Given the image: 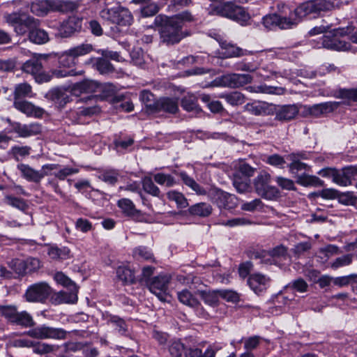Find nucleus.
<instances>
[{
  "mask_svg": "<svg viewBox=\"0 0 357 357\" xmlns=\"http://www.w3.org/2000/svg\"><path fill=\"white\" fill-rule=\"evenodd\" d=\"M108 324L111 325L120 335H126L128 325L125 320L116 315L109 314L106 318Z\"/></svg>",
  "mask_w": 357,
  "mask_h": 357,
  "instance_id": "32",
  "label": "nucleus"
},
{
  "mask_svg": "<svg viewBox=\"0 0 357 357\" xmlns=\"http://www.w3.org/2000/svg\"><path fill=\"white\" fill-rule=\"evenodd\" d=\"M160 39L163 43L173 45L179 43L188 33L182 31V25L176 24L174 20L167 18L160 29Z\"/></svg>",
  "mask_w": 357,
  "mask_h": 357,
  "instance_id": "7",
  "label": "nucleus"
},
{
  "mask_svg": "<svg viewBox=\"0 0 357 357\" xmlns=\"http://www.w3.org/2000/svg\"><path fill=\"white\" fill-rule=\"evenodd\" d=\"M31 11L37 16H44L52 11V0H36L31 4Z\"/></svg>",
  "mask_w": 357,
  "mask_h": 357,
  "instance_id": "25",
  "label": "nucleus"
},
{
  "mask_svg": "<svg viewBox=\"0 0 357 357\" xmlns=\"http://www.w3.org/2000/svg\"><path fill=\"white\" fill-rule=\"evenodd\" d=\"M167 197L169 201L174 202L178 208H185L188 206V199L182 192L170 190L167 193Z\"/></svg>",
  "mask_w": 357,
  "mask_h": 357,
  "instance_id": "42",
  "label": "nucleus"
},
{
  "mask_svg": "<svg viewBox=\"0 0 357 357\" xmlns=\"http://www.w3.org/2000/svg\"><path fill=\"white\" fill-rule=\"evenodd\" d=\"M200 296L204 302L211 306H216L219 302V290L213 291H201Z\"/></svg>",
  "mask_w": 357,
  "mask_h": 357,
  "instance_id": "50",
  "label": "nucleus"
},
{
  "mask_svg": "<svg viewBox=\"0 0 357 357\" xmlns=\"http://www.w3.org/2000/svg\"><path fill=\"white\" fill-rule=\"evenodd\" d=\"M87 63H91L93 67L102 75L114 71L112 65L105 58H91Z\"/></svg>",
  "mask_w": 357,
  "mask_h": 357,
  "instance_id": "28",
  "label": "nucleus"
},
{
  "mask_svg": "<svg viewBox=\"0 0 357 357\" xmlns=\"http://www.w3.org/2000/svg\"><path fill=\"white\" fill-rule=\"evenodd\" d=\"M45 96L59 107H63L69 101V96L65 91H48Z\"/></svg>",
  "mask_w": 357,
  "mask_h": 357,
  "instance_id": "33",
  "label": "nucleus"
},
{
  "mask_svg": "<svg viewBox=\"0 0 357 357\" xmlns=\"http://www.w3.org/2000/svg\"><path fill=\"white\" fill-rule=\"evenodd\" d=\"M279 13L278 17V28L281 29H291L296 26L298 23L294 15H292V10L284 4L278 5Z\"/></svg>",
  "mask_w": 357,
  "mask_h": 357,
  "instance_id": "16",
  "label": "nucleus"
},
{
  "mask_svg": "<svg viewBox=\"0 0 357 357\" xmlns=\"http://www.w3.org/2000/svg\"><path fill=\"white\" fill-rule=\"evenodd\" d=\"M178 174L186 186L197 195H208V199L220 209L232 210L238 206V198L234 195L216 187H211L206 190L185 172H180Z\"/></svg>",
  "mask_w": 357,
  "mask_h": 357,
  "instance_id": "1",
  "label": "nucleus"
},
{
  "mask_svg": "<svg viewBox=\"0 0 357 357\" xmlns=\"http://www.w3.org/2000/svg\"><path fill=\"white\" fill-rule=\"evenodd\" d=\"M334 8L333 2L328 0H312L304 2L298 6L294 10V15L299 23L303 18L310 14H318L321 12L331 11Z\"/></svg>",
  "mask_w": 357,
  "mask_h": 357,
  "instance_id": "6",
  "label": "nucleus"
},
{
  "mask_svg": "<svg viewBox=\"0 0 357 357\" xmlns=\"http://www.w3.org/2000/svg\"><path fill=\"white\" fill-rule=\"evenodd\" d=\"M333 109L331 102H324L312 106L310 109V114L315 117L320 116L321 114L327 113Z\"/></svg>",
  "mask_w": 357,
  "mask_h": 357,
  "instance_id": "52",
  "label": "nucleus"
},
{
  "mask_svg": "<svg viewBox=\"0 0 357 357\" xmlns=\"http://www.w3.org/2000/svg\"><path fill=\"white\" fill-rule=\"evenodd\" d=\"M118 206L127 215H134L137 213L133 202L127 198H123L118 201Z\"/></svg>",
  "mask_w": 357,
  "mask_h": 357,
  "instance_id": "51",
  "label": "nucleus"
},
{
  "mask_svg": "<svg viewBox=\"0 0 357 357\" xmlns=\"http://www.w3.org/2000/svg\"><path fill=\"white\" fill-rule=\"evenodd\" d=\"M231 105H241L245 102V96L238 91H234L222 96Z\"/></svg>",
  "mask_w": 357,
  "mask_h": 357,
  "instance_id": "55",
  "label": "nucleus"
},
{
  "mask_svg": "<svg viewBox=\"0 0 357 357\" xmlns=\"http://www.w3.org/2000/svg\"><path fill=\"white\" fill-rule=\"evenodd\" d=\"M116 12V6L111 8H104L100 11L99 16L102 20L114 24L115 22H117L115 16Z\"/></svg>",
  "mask_w": 357,
  "mask_h": 357,
  "instance_id": "59",
  "label": "nucleus"
},
{
  "mask_svg": "<svg viewBox=\"0 0 357 357\" xmlns=\"http://www.w3.org/2000/svg\"><path fill=\"white\" fill-rule=\"evenodd\" d=\"M68 50L77 62H78L79 57L86 56L93 52V47L91 44L85 43L71 47Z\"/></svg>",
  "mask_w": 357,
  "mask_h": 357,
  "instance_id": "34",
  "label": "nucleus"
},
{
  "mask_svg": "<svg viewBox=\"0 0 357 357\" xmlns=\"http://www.w3.org/2000/svg\"><path fill=\"white\" fill-rule=\"evenodd\" d=\"M14 266L17 274L24 275L37 271L41 267V263L38 258L29 257L25 260H16Z\"/></svg>",
  "mask_w": 357,
  "mask_h": 357,
  "instance_id": "17",
  "label": "nucleus"
},
{
  "mask_svg": "<svg viewBox=\"0 0 357 357\" xmlns=\"http://www.w3.org/2000/svg\"><path fill=\"white\" fill-rule=\"evenodd\" d=\"M130 56L133 63L139 67L143 68L146 62V55L141 49H136L131 52Z\"/></svg>",
  "mask_w": 357,
  "mask_h": 357,
  "instance_id": "60",
  "label": "nucleus"
},
{
  "mask_svg": "<svg viewBox=\"0 0 357 357\" xmlns=\"http://www.w3.org/2000/svg\"><path fill=\"white\" fill-rule=\"evenodd\" d=\"M312 248V243L308 241L301 242L294 245L292 248V252L294 255L299 257L304 253L308 252Z\"/></svg>",
  "mask_w": 357,
  "mask_h": 357,
  "instance_id": "64",
  "label": "nucleus"
},
{
  "mask_svg": "<svg viewBox=\"0 0 357 357\" xmlns=\"http://www.w3.org/2000/svg\"><path fill=\"white\" fill-rule=\"evenodd\" d=\"M43 59H45V57L42 55L33 57L26 61L22 66V70L32 75L36 82L43 84L50 82L52 77L61 78L71 75L70 71L66 69H55L51 75L43 72L41 62Z\"/></svg>",
  "mask_w": 357,
  "mask_h": 357,
  "instance_id": "3",
  "label": "nucleus"
},
{
  "mask_svg": "<svg viewBox=\"0 0 357 357\" xmlns=\"http://www.w3.org/2000/svg\"><path fill=\"white\" fill-rule=\"evenodd\" d=\"M231 15L230 19L236 21L243 26L246 25L250 19V16L246 10L243 7L236 5Z\"/></svg>",
  "mask_w": 357,
  "mask_h": 357,
  "instance_id": "45",
  "label": "nucleus"
},
{
  "mask_svg": "<svg viewBox=\"0 0 357 357\" xmlns=\"http://www.w3.org/2000/svg\"><path fill=\"white\" fill-rule=\"evenodd\" d=\"M80 6L79 1L52 0V11L60 13L73 12Z\"/></svg>",
  "mask_w": 357,
  "mask_h": 357,
  "instance_id": "22",
  "label": "nucleus"
},
{
  "mask_svg": "<svg viewBox=\"0 0 357 357\" xmlns=\"http://www.w3.org/2000/svg\"><path fill=\"white\" fill-rule=\"evenodd\" d=\"M116 279L123 284H131L135 281V276L132 271L126 267L119 266L116 271Z\"/></svg>",
  "mask_w": 357,
  "mask_h": 357,
  "instance_id": "37",
  "label": "nucleus"
},
{
  "mask_svg": "<svg viewBox=\"0 0 357 357\" xmlns=\"http://www.w3.org/2000/svg\"><path fill=\"white\" fill-rule=\"evenodd\" d=\"M58 63L60 68H70L75 66L77 62L69 50H67L58 57Z\"/></svg>",
  "mask_w": 357,
  "mask_h": 357,
  "instance_id": "46",
  "label": "nucleus"
},
{
  "mask_svg": "<svg viewBox=\"0 0 357 357\" xmlns=\"http://www.w3.org/2000/svg\"><path fill=\"white\" fill-rule=\"evenodd\" d=\"M287 248L282 245H280L269 251H262L256 257L261 258V263L272 264L274 257H283L287 255Z\"/></svg>",
  "mask_w": 357,
  "mask_h": 357,
  "instance_id": "23",
  "label": "nucleus"
},
{
  "mask_svg": "<svg viewBox=\"0 0 357 357\" xmlns=\"http://www.w3.org/2000/svg\"><path fill=\"white\" fill-rule=\"evenodd\" d=\"M270 281L268 277L260 273H255L248 278V284L256 294H259L269 286Z\"/></svg>",
  "mask_w": 357,
  "mask_h": 357,
  "instance_id": "21",
  "label": "nucleus"
},
{
  "mask_svg": "<svg viewBox=\"0 0 357 357\" xmlns=\"http://www.w3.org/2000/svg\"><path fill=\"white\" fill-rule=\"evenodd\" d=\"M246 111L255 115H262L268 113V105L266 102L255 101L245 106Z\"/></svg>",
  "mask_w": 357,
  "mask_h": 357,
  "instance_id": "39",
  "label": "nucleus"
},
{
  "mask_svg": "<svg viewBox=\"0 0 357 357\" xmlns=\"http://www.w3.org/2000/svg\"><path fill=\"white\" fill-rule=\"evenodd\" d=\"M352 259V255L349 254L341 256L331 263V267L333 269H337L340 267L348 266L351 264Z\"/></svg>",
  "mask_w": 357,
  "mask_h": 357,
  "instance_id": "63",
  "label": "nucleus"
},
{
  "mask_svg": "<svg viewBox=\"0 0 357 357\" xmlns=\"http://www.w3.org/2000/svg\"><path fill=\"white\" fill-rule=\"evenodd\" d=\"M216 40L218 41L221 48L225 50V52H222V54L226 58L240 57L252 54V52L243 50L233 44L227 43L220 37Z\"/></svg>",
  "mask_w": 357,
  "mask_h": 357,
  "instance_id": "18",
  "label": "nucleus"
},
{
  "mask_svg": "<svg viewBox=\"0 0 357 357\" xmlns=\"http://www.w3.org/2000/svg\"><path fill=\"white\" fill-rule=\"evenodd\" d=\"M82 29V20L77 17L72 16L64 21L59 29V34L63 38H67L73 33L80 31Z\"/></svg>",
  "mask_w": 357,
  "mask_h": 357,
  "instance_id": "20",
  "label": "nucleus"
},
{
  "mask_svg": "<svg viewBox=\"0 0 357 357\" xmlns=\"http://www.w3.org/2000/svg\"><path fill=\"white\" fill-rule=\"evenodd\" d=\"M10 125L13 132L16 133L18 137L23 138L37 135L40 133L42 130L40 124L36 123L22 124L19 122H13Z\"/></svg>",
  "mask_w": 357,
  "mask_h": 357,
  "instance_id": "15",
  "label": "nucleus"
},
{
  "mask_svg": "<svg viewBox=\"0 0 357 357\" xmlns=\"http://www.w3.org/2000/svg\"><path fill=\"white\" fill-rule=\"evenodd\" d=\"M252 77L248 74L231 73L216 77L208 87L240 88L251 83Z\"/></svg>",
  "mask_w": 357,
  "mask_h": 357,
  "instance_id": "9",
  "label": "nucleus"
},
{
  "mask_svg": "<svg viewBox=\"0 0 357 357\" xmlns=\"http://www.w3.org/2000/svg\"><path fill=\"white\" fill-rule=\"evenodd\" d=\"M213 208L211 204L206 202L195 204L188 208L190 215L199 217H207L212 213Z\"/></svg>",
  "mask_w": 357,
  "mask_h": 357,
  "instance_id": "31",
  "label": "nucleus"
},
{
  "mask_svg": "<svg viewBox=\"0 0 357 357\" xmlns=\"http://www.w3.org/2000/svg\"><path fill=\"white\" fill-rule=\"evenodd\" d=\"M271 176L266 172L259 174L253 181L255 192L262 198L273 199L278 197V190L269 185Z\"/></svg>",
  "mask_w": 357,
  "mask_h": 357,
  "instance_id": "12",
  "label": "nucleus"
},
{
  "mask_svg": "<svg viewBox=\"0 0 357 357\" xmlns=\"http://www.w3.org/2000/svg\"><path fill=\"white\" fill-rule=\"evenodd\" d=\"M22 8L18 12L6 14L4 18L7 23L14 27L18 35H24L28 31L29 39L37 44H43L48 41L46 31L38 28L39 21L34 17L22 12Z\"/></svg>",
  "mask_w": 357,
  "mask_h": 357,
  "instance_id": "2",
  "label": "nucleus"
},
{
  "mask_svg": "<svg viewBox=\"0 0 357 357\" xmlns=\"http://www.w3.org/2000/svg\"><path fill=\"white\" fill-rule=\"evenodd\" d=\"M115 16L117 22H115L114 24L119 26H129L132 23L133 16L128 8L121 6H117Z\"/></svg>",
  "mask_w": 357,
  "mask_h": 357,
  "instance_id": "30",
  "label": "nucleus"
},
{
  "mask_svg": "<svg viewBox=\"0 0 357 357\" xmlns=\"http://www.w3.org/2000/svg\"><path fill=\"white\" fill-rule=\"evenodd\" d=\"M119 172L116 169H108L102 172L99 178L104 182L114 185L118 181Z\"/></svg>",
  "mask_w": 357,
  "mask_h": 357,
  "instance_id": "57",
  "label": "nucleus"
},
{
  "mask_svg": "<svg viewBox=\"0 0 357 357\" xmlns=\"http://www.w3.org/2000/svg\"><path fill=\"white\" fill-rule=\"evenodd\" d=\"M236 5L231 1H227L217 6L211 7L210 14L217 15L222 17L229 18L234 13Z\"/></svg>",
  "mask_w": 357,
  "mask_h": 357,
  "instance_id": "24",
  "label": "nucleus"
},
{
  "mask_svg": "<svg viewBox=\"0 0 357 357\" xmlns=\"http://www.w3.org/2000/svg\"><path fill=\"white\" fill-rule=\"evenodd\" d=\"M21 176L30 182L39 183L45 176H48L47 172H40L26 164H19L17 166Z\"/></svg>",
  "mask_w": 357,
  "mask_h": 357,
  "instance_id": "19",
  "label": "nucleus"
},
{
  "mask_svg": "<svg viewBox=\"0 0 357 357\" xmlns=\"http://www.w3.org/2000/svg\"><path fill=\"white\" fill-rule=\"evenodd\" d=\"M177 296L181 303L190 307H196L199 305L198 300L187 289L178 291Z\"/></svg>",
  "mask_w": 357,
  "mask_h": 357,
  "instance_id": "41",
  "label": "nucleus"
},
{
  "mask_svg": "<svg viewBox=\"0 0 357 357\" xmlns=\"http://www.w3.org/2000/svg\"><path fill=\"white\" fill-rule=\"evenodd\" d=\"M140 98L145 106L151 112H155L158 107V100L151 91H142Z\"/></svg>",
  "mask_w": 357,
  "mask_h": 357,
  "instance_id": "44",
  "label": "nucleus"
},
{
  "mask_svg": "<svg viewBox=\"0 0 357 357\" xmlns=\"http://www.w3.org/2000/svg\"><path fill=\"white\" fill-rule=\"evenodd\" d=\"M0 315L9 322L23 327H31L35 324L32 317L27 312H19L15 305H0Z\"/></svg>",
  "mask_w": 357,
  "mask_h": 357,
  "instance_id": "10",
  "label": "nucleus"
},
{
  "mask_svg": "<svg viewBox=\"0 0 357 357\" xmlns=\"http://www.w3.org/2000/svg\"><path fill=\"white\" fill-rule=\"evenodd\" d=\"M220 347L210 345L202 351L198 347L186 346L180 340H172L168 345L170 357H215Z\"/></svg>",
  "mask_w": 357,
  "mask_h": 357,
  "instance_id": "4",
  "label": "nucleus"
},
{
  "mask_svg": "<svg viewBox=\"0 0 357 357\" xmlns=\"http://www.w3.org/2000/svg\"><path fill=\"white\" fill-rule=\"evenodd\" d=\"M158 108L155 112L164 111L175 114L178 109V102L176 99L170 98H161L158 100Z\"/></svg>",
  "mask_w": 357,
  "mask_h": 357,
  "instance_id": "29",
  "label": "nucleus"
},
{
  "mask_svg": "<svg viewBox=\"0 0 357 357\" xmlns=\"http://www.w3.org/2000/svg\"><path fill=\"white\" fill-rule=\"evenodd\" d=\"M299 109L295 105H284L276 112L275 118L279 121H289L298 113Z\"/></svg>",
  "mask_w": 357,
  "mask_h": 357,
  "instance_id": "26",
  "label": "nucleus"
},
{
  "mask_svg": "<svg viewBox=\"0 0 357 357\" xmlns=\"http://www.w3.org/2000/svg\"><path fill=\"white\" fill-rule=\"evenodd\" d=\"M52 292L51 287L45 282L35 283L26 289L24 297L28 302L43 303Z\"/></svg>",
  "mask_w": 357,
  "mask_h": 357,
  "instance_id": "13",
  "label": "nucleus"
},
{
  "mask_svg": "<svg viewBox=\"0 0 357 357\" xmlns=\"http://www.w3.org/2000/svg\"><path fill=\"white\" fill-rule=\"evenodd\" d=\"M114 86L109 83L102 84L89 79H84L79 82H77L73 89H113Z\"/></svg>",
  "mask_w": 357,
  "mask_h": 357,
  "instance_id": "27",
  "label": "nucleus"
},
{
  "mask_svg": "<svg viewBox=\"0 0 357 357\" xmlns=\"http://www.w3.org/2000/svg\"><path fill=\"white\" fill-rule=\"evenodd\" d=\"M6 204L18 208L20 211H25L28 209L29 206L23 199L15 197L11 195H7L4 198Z\"/></svg>",
  "mask_w": 357,
  "mask_h": 357,
  "instance_id": "54",
  "label": "nucleus"
},
{
  "mask_svg": "<svg viewBox=\"0 0 357 357\" xmlns=\"http://www.w3.org/2000/svg\"><path fill=\"white\" fill-rule=\"evenodd\" d=\"M351 29L349 27L336 29L328 35L324 36L321 43H318L317 48H326L335 51H347L350 49L351 44L340 38L351 33Z\"/></svg>",
  "mask_w": 357,
  "mask_h": 357,
  "instance_id": "5",
  "label": "nucleus"
},
{
  "mask_svg": "<svg viewBox=\"0 0 357 357\" xmlns=\"http://www.w3.org/2000/svg\"><path fill=\"white\" fill-rule=\"evenodd\" d=\"M32 96L31 91H15L14 107L28 116L41 117L44 114V109L25 100V98Z\"/></svg>",
  "mask_w": 357,
  "mask_h": 357,
  "instance_id": "8",
  "label": "nucleus"
},
{
  "mask_svg": "<svg viewBox=\"0 0 357 357\" xmlns=\"http://www.w3.org/2000/svg\"><path fill=\"white\" fill-rule=\"evenodd\" d=\"M59 347L46 342H35L33 352L38 355H45L56 351Z\"/></svg>",
  "mask_w": 357,
  "mask_h": 357,
  "instance_id": "40",
  "label": "nucleus"
},
{
  "mask_svg": "<svg viewBox=\"0 0 357 357\" xmlns=\"http://www.w3.org/2000/svg\"><path fill=\"white\" fill-rule=\"evenodd\" d=\"M145 4V6L140 8V13L142 17H149L156 15L158 13L160 7L157 3L150 1L149 3Z\"/></svg>",
  "mask_w": 357,
  "mask_h": 357,
  "instance_id": "53",
  "label": "nucleus"
},
{
  "mask_svg": "<svg viewBox=\"0 0 357 357\" xmlns=\"http://www.w3.org/2000/svg\"><path fill=\"white\" fill-rule=\"evenodd\" d=\"M68 332L61 328H54L45 324L39 325L28 331L26 334L35 339L63 340L67 337Z\"/></svg>",
  "mask_w": 357,
  "mask_h": 357,
  "instance_id": "11",
  "label": "nucleus"
},
{
  "mask_svg": "<svg viewBox=\"0 0 357 357\" xmlns=\"http://www.w3.org/2000/svg\"><path fill=\"white\" fill-rule=\"evenodd\" d=\"M288 158L291 161L289 165V168L291 173L305 170L308 167L307 164L300 161L298 154L291 153L288 155Z\"/></svg>",
  "mask_w": 357,
  "mask_h": 357,
  "instance_id": "49",
  "label": "nucleus"
},
{
  "mask_svg": "<svg viewBox=\"0 0 357 357\" xmlns=\"http://www.w3.org/2000/svg\"><path fill=\"white\" fill-rule=\"evenodd\" d=\"M142 187L144 190L148 194L154 197H160V190L159 188L154 184L151 177L146 176L142 179Z\"/></svg>",
  "mask_w": 357,
  "mask_h": 357,
  "instance_id": "48",
  "label": "nucleus"
},
{
  "mask_svg": "<svg viewBox=\"0 0 357 357\" xmlns=\"http://www.w3.org/2000/svg\"><path fill=\"white\" fill-rule=\"evenodd\" d=\"M279 19L278 13L266 15L262 18V24L267 30H273L278 27Z\"/></svg>",
  "mask_w": 357,
  "mask_h": 357,
  "instance_id": "61",
  "label": "nucleus"
},
{
  "mask_svg": "<svg viewBox=\"0 0 357 357\" xmlns=\"http://www.w3.org/2000/svg\"><path fill=\"white\" fill-rule=\"evenodd\" d=\"M31 148L29 146H13L9 151L10 155L15 160L20 161L31 153Z\"/></svg>",
  "mask_w": 357,
  "mask_h": 357,
  "instance_id": "43",
  "label": "nucleus"
},
{
  "mask_svg": "<svg viewBox=\"0 0 357 357\" xmlns=\"http://www.w3.org/2000/svg\"><path fill=\"white\" fill-rule=\"evenodd\" d=\"M297 182L303 186L321 187L324 185V181L319 177L306 174H303L298 176Z\"/></svg>",
  "mask_w": 357,
  "mask_h": 357,
  "instance_id": "38",
  "label": "nucleus"
},
{
  "mask_svg": "<svg viewBox=\"0 0 357 357\" xmlns=\"http://www.w3.org/2000/svg\"><path fill=\"white\" fill-rule=\"evenodd\" d=\"M48 255L54 260H64L70 258V250L67 247L52 246L48 249Z\"/></svg>",
  "mask_w": 357,
  "mask_h": 357,
  "instance_id": "35",
  "label": "nucleus"
},
{
  "mask_svg": "<svg viewBox=\"0 0 357 357\" xmlns=\"http://www.w3.org/2000/svg\"><path fill=\"white\" fill-rule=\"evenodd\" d=\"M233 185L238 193H245L250 190L249 178H242L235 176L233 181Z\"/></svg>",
  "mask_w": 357,
  "mask_h": 357,
  "instance_id": "56",
  "label": "nucleus"
},
{
  "mask_svg": "<svg viewBox=\"0 0 357 357\" xmlns=\"http://www.w3.org/2000/svg\"><path fill=\"white\" fill-rule=\"evenodd\" d=\"M133 256L137 259L153 261V255L151 250L146 246H138L133 250Z\"/></svg>",
  "mask_w": 357,
  "mask_h": 357,
  "instance_id": "47",
  "label": "nucleus"
},
{
  "mask_svg": "<svg viewBox=\"0 0 357 357\" xmlns=\"http://www.w3.org/2000/svg\"><path fill=\"white\" fill-rule=\"evenodd\" d=\"M170 281V276L167 274H160L148 284L149 290L156 295L159 299L162 300Z\"/></svg>",
  "mask_w": 357,
  "mask_h": 357,
  "instance_id": "14",
  "label": "nucleus"
},
{
  "mask_svg": "<svg viewBox=\"0 0 357 357\" xmlns=\"http://www.w3.org/2000/svg\"><path fill=\"white\" fill-rule=\"evenodd\" d=\"M154 181L159 185H165L167 187L174 186L176 182L174 178L170 174L158 173L153 176Z\"/></svg>",
  "mask_w": 357,
  "mask_h": 357,
  "instance_id": "58",
  "label": "nucleus"
},
{
  "mask_svg": "<svg viewBox=\"0 0 357 357\" xmlns=\"http://www.w3.org/2000/svg\"><path fill=\"white\" fill-rule=\"evenodd\" d=\"M337 197L339 202L344 205H354L357 202V197L352 192H338Z\"/></svg>",
  "mask_w": 357,
  "mask_h": 357,
  "instance_id": "62",
  "label": "nucleus"
},
{
  "mask_svg": "<svg viewBox=\"0 0 357 357\" xmlns=\"http://www.w3.org/2000/svg\"><path fill=\"white\" fill-rule=\"evenodd\" d=\"M350 174L353 173L349 170V167L344 169L342 171L336 170L333 174V181L341 186H347L351 184Z\"/></svg>",
  "mask_w": 357,
  "mask_h": 357,
  "instance_id": "36",
  "label": "nucleus"
}]
</instances>
